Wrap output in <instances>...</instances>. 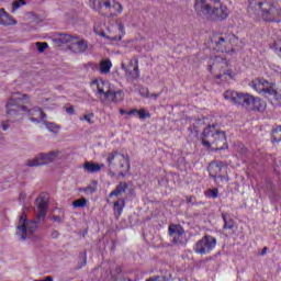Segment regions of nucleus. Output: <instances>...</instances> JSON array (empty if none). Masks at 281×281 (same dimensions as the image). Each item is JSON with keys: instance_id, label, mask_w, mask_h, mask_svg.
I'll list each match as a JSON object with an SVG mask.
<instances>
[{"instance_id": "43", "label": "nucleus", "mask_w": 281, "mask_h": 281, "mask_svg": "<svg viewBox=\"0 0 281 281\" xmlns=\"http://www.w3.org/2000/svg\"><path fill=\"white\" fill-rule=\"evenodd\" d=\"M120 113H121V115H125V113H126V110H124V109H121V110H120Z\"/></svg>"}, {"instance_id": "1", "label": "nucleus", "mask_w": 281, "mask_h": 281, "mask_svg": "<svg viewBox=\"0 0 281 281\" xmlns=\"http://www.w3.org/2000/svg\"><path fill=\"white\" fill-rule=\"evenodd\" d=\"M32 100L27 94L13 93L5 104V115L9 122H23L25 117L33 124H44L49 133H60V125L47 123V114L41 106H30Z\"/></svg>"}, {"instance_id": "24", "label": "nucleus", "mask_w": 281, "mask_h": 281, "mask_svg": "<svg viewBox=\"0 0 281 281\" xmlns=\"http://www.w3.org/2000/svg\"><path fill=\"white\" fill-rule=\"evenodd\" d=\"M0 25H16V20L12 18L5 10H0Z\"/></svg>"}, {"instance_id": "28", "label": "nucleus", "mask_w": 281, "mask_h": 281, "mask_svg": "<svg viewBox=\"0 0 281 281\" xmlns=\"http://www.w3.org/2000/svg\"><path fill=\"white\" fill-rule=\"evenodd\" d=\"M124 210V201L114 202V214L116 216H122V211Z\"/></svg>"}, {"instance_id": "8", "label": "nucleus", "mask_w": 281, "mask_h": 281, "mask_svg": "<svg viewBox=\"0 0 281 281\" xmlns=\"http://www.w3.org/2000/svg\"><path fill=\"white\" fill-rule=\"evenodd\" d=\"M209 71H211V74H218V78H225V80H232V78H236V71L232 69L229 61L224 59L221 54L210 58Z\"/></svg>"}, {"instance_id": "16", "label": "nucleus", "mask_w": 281, "mask_h": 281, "mask_svg": "<svg viewBox=\"0 0 281 281\" xmlns=\"http://www.w3.org/2000/svg\"><path fill=\"white\" fill-rule=\"evenodd\" d=\"M273 82H269L265 78H256L250 83L249 87L257 91V93H262L263 95H267L269 93V90L273 87Z\"/></svg>"}, {"instance_id": "37", "label": "nucleus", "mask_w": 281, "mask_h": 281, "mask_svg": "<svg viewBox=\"0 0 281 281\" xmlns=\"http://www.w3.org/2000/svg\"><path fill=\"white\" fill-rule=\"evenodd\" d=\"M138 92H139V95H142V98H150V92L146 87H140Z\"/></svg>"}, {"instance_id": "9", "label": "nucleus", "mask_w": 281, "mask_h": 281, "mask_svg": "<svg viewBox=\"0 0 281 281\" xmlns=\"http://www.w3.org/2000/svg\"><path fill=\"white\" fill-rule=\"evenodd\" d=\"M58 41L64 45H68L70 52H74V54H85L89 49L87 41L69 34H60Z\"/></svg>"}, {"instance_id": "26", "label": "nucleus", "mask_w": 281, "mask_h": 281, "mask_svg": "<svg viewBox=\"0 0 281 281\" xmlns=\"http://www.w3.org/2000/svg\"><path fill=\"white\" fill-rule=\"evenodd\" d=\"M112 67L113 63H111L110 59H102L99 65V71L103 75L111 74Z\"/></svg>"}, {"instance_id": "3", "label": "nucleus", "mask_w": 281, "mask_h": 281, "mask_svg": "<svg viewBox=\"0 0 281 281\" xmlns=\"http://www.w3.org/2000/svg\"><path fill=\"white\" fill-rule=\"evenodd\" d=\"M94 33L104 38L110 45H119L122 43L126 31L122 21L108 18L105 22L94 27Z\"/></svg>"}, {"instance_id": "44", "label": "nucleus", "mask_w": 281, "mask_h": 281, "mask_svg": "<svg viewBox=\"0 0 281 281\" xmlns=\"http://www.w3.org/2000/svg\"><path fill=\"white\" fill-rule=\"evenodd\" d=\"M265 254H267V247H265L261 251V256H265Z\"/></svg>"}, {"instance_id": "5", "label": "nucleus", "mask_w": 281, "mask_h": 281, "mask_svg": "<svg viewBox=\"0 0 281 281\" xmlns=\"http://www.w3.org/2000/svg\"><path fill=\"white\" fill-rule=\"evenodd\" d=\"M109 175L111 177H126L131 170L128 156L117 151H111L106 155Z\"/></svg>"}, {"instance_id": "45", "label": "nucleus", "mask_w": 281, "mask_h": 281, "mask_svg": "<svg viewBox=\"0 0 281 281\" xmlns=\"http://www.w3.org/2000/svg\"><path fill=\"white\" fill-rule=\"evenodd\" d=\"M83 265H87V255L83 256Z\"/></svg>"}, {"instance_id": "6", "label": "nucleus", "mask_w": 281, "mask_h": 281, "mask_svg": "<svg viewBox=\"0 0 281 281\" xmlns=\"http://www.w3.org/2000/svg\"><path fill=\"white\" fill-rule=\"evenodd\" d=\"M202 145L209 150L227 149V136L225 132L216 131L214 126L204 128L202 134Z\"/></svg>"}, {"instance_id": "21", "label": "nucleus", "mask_w": 281, "mask_h": 281, "mask_svg": "<svg viewBox=\"0 0 281 281\" xmlns=\"http://www.w3.org/2000/svg\"><path fill=\"white\" fill-rule=\"evenodd\" d=\"M122 100H124V92L122 90H113V88H110L109 93L105 97V102L120 104Z\"/></svg>"}, {"instance_id": "33", "label": "nucleus", "mask_w": 281, "mask_h": 281, "mask_svg": "<svg viewBox=\"0 0 281 281\" xmlns=\"http://www.w3.org/2000/svg\"><path fill=\"white\" fill-rule=\"evenodd\" d=\"M272 142H281V126H277L272 131Z\"/></svg>"}, {"instance_id": "22", "label": "nucleus", "mask_w": 281, "mask_h": 281, "mask_svg": "<svg viewBox=\"0 0 281 281\" xmlns=\"http://www.w3.org/2000/svg\"><path fill=\"white\" fill-rule=\"evenodd\" d=\"M103 8L106 10V12L110 14V16H117V14H122V4L119 2H111L105 1L103 3Z\"/></svg>"}, {"instance_id": "7", "label": "nucleus", "mask_w": 281, "mask_h": 281, "mask_svg": "<svg viewBox=\"0 0 281 281\" xmlns=\"http://www.w3.org/2000/svg\"><path fill=\"white\" fill-rule=\"evenodd\" d=\"M27 206L22 210V215L20 216L19 223L15 228V235L20 237V240H34L36 238V231L38 225L35 221L27 220Z\"/></svg>"}, {"instance_id": "48", "label": "nucleus", "mask_w": 281, "mask_h": 281, "mask_svg": "<svg viewBox=\"0 0 281 281\" xmlns=\"http://www.w3.org/2000/svg\"><path fill=\"white\" fill-rule=\"evenodd\" d=\"M0 1H3V0H0Z\"/></svg>"}, {"instance_id": "32", "label": "nucleus", "mask_w": 281, "mask_h": 281, "mask_svg": "<svg viewBox=\"0 0 281 281\" xmlns=\"http://www.w3.org/2000/svg\"><path fill=\"white\" fill-rule=\"evenodd\" d=\"M94 114L88 113L79 117L80 122H87L88 124H94L93 121Z\"/></svg>"}, {"instance_id": "34", "label": "nucleus", "mask_w": 281, "mask_h": 281, "mask_svg": "<svg viewBox=\"0 0 281 281\" xmlns=\"http://www.w3.org/2000/svg\"><path fill=\"white\" fill-rule=\"evenodd\" d=\"M35 47L37 48V52H40V54H43V52H45V49H47L49 45L47 43L36 42Z\"/></svg>"}, {"instance_id": "10", "label": "nucleus", "mask_w": 281, "mask_h": 281, "mask_svg": "<svg viewBox=\"0 0 281 281\" xmlns=\"http://www.w3.org/2000/svg\"><path fill=\"white\" fill-rule=\"evenodd\" d=\"M58 157H60V151L40 153L34 158L27 159L25 166H27V168L47 166L48 164L56 161Z\"/></svg>"}, {"instance_id": "23", "label": "nucleus", "mask_w": 281, "mask_h": 281, "mask_svg": "<svg viewBox=\"0 0 281 281\" xmlns=\"http://www.w3.org/2000/svg\"><path fill=\"white\" fill-rule=\"evenodd\" d=\"M104 168V164H95L93 161H86L83 164V170L86 172H89L90 175H93L95 172H100Z\"/></svg>"}, {"instance_id": "14", "label": "nucleus", "mask_w": 281, "mask_h": 281, "mask_svg": "<svg viewBox=\"0 0 281 281\" xmlns=\"http://www.w3.org/2000/svg\"><path fill=\"white\" fill-rule=\"evenodd\" d=\"M121 69L125 72L126 78H139V60L137 57L123 59Z\"/></svg>"}, {"instance_id": "38", "label": "nucleus", "mask_w": 281, "mask_h": 281, "mask_svg": "<svg viewBox=\"0 0 281 281\" xmlns=\"http://www.w3.org/2000/svg\"><path fill=\"white\" fill-rule=\"evenodd\" d=\"M273 49L276 50V53L281 54V40H278L277 42H274V44L272 45Z\"/></svg>"}, {"instance_id": "42", "label": "nucleus", "mask_w": 281, "mask_h": 281, "mask_svg": "<svg viewBox=\"0 0 281 281\" xmlns=\"http://www.w3.org/2000/svg\"><path fill=\"white\" fill-rule=\"evenodd\" d=\"M150 98H154L155 100H157V98H159V94L157 93L150 94Z\"/></svg>"}, {"instance_id": "15", "label": "nucleus", "mask_w": 281, "mask_h": 281, "mask_svg": "<svg viewBox=\"0 0 281 281\" xmlns=\"http://www.w3.org/2000/svg\"><path fill=\"white\" fill-rule=\"evenodd\" d=\"M223 170H225V164H223V161H213L209 165V175L213 177L217 183L227 181V177L222 175Z\"/></svg>"}, {"instance_id": "29", "label": "nucleus", "mask_w": 281, "mask_h": 281, "mask_svg": "<svg viewBox=\"0 0 281 281\" xmlns=\"http://www.w3.org/2000/svg\"><path fill=\"white\" fill-rule=\"evenodd\" d=\"M126 190V183H120L114 191L111 192L110 196H120Z\"/></svg>"}, {"instance_id": "47", "label": "nucleus", "mask_w": 281, "mask_h": 281, "mask_svg": "<svg viewBox=\"0 0 281 281\" xmlns=\"http://www.w3.org/2000/svg\"><path fill=\"white\" fill-rule=\"evenodd\" d=\"M231 38H234V35H231Z\"/></svg>"}, {"instance_id": "39", "label": "nucleus", "mask_w": 281, "mask_h": 281, "mask_svg": "<svg viewBox=\"0 0 281 281\" xmlns=\"http://www.w3.org/2000/svg\"><path fill=\"white\" fill-rule=\"evenodd\" d=\"M223 220H224V227L225 229H232V224H227V217L225 215H223Z\"/></svg>"}, {"instance_id": "40", "label": "nucleus", "mask_w": 281, "mask_h": 281, "mask_svg": "<svg viewBox=\"0 0 281 281\" xmlns=\"http://www.w3.org/2000/svg\"><path fill=\"white\" fill-rule=\"evenodd\" d=\"M138 112H139V110L133 109V110L127 112V115H135L136 113L138 114Z\"/></svg>"}, {"instance_id": "46", "label": "nucleus", "mask_w": 281, "mask_h": 281, "mask_svg": "<svg viewBox=\"0 0 281 281\" xmlns=\"http://www.w3.org/2000/svg\"><path fill=\"white\" fill-rule=\"evenodd\" d=\"M188 203H192V198L187 199Z\"/></svg>"}, {"instance_id": "20", "label": "nucleus", "mask_w": 281, "mask_h": 281, "mask_svg": "<svg viewBox=\"0 0 281 281\" xmlns=\"http://www.w3.org/2000/svg\"><path fill=\"white\" fill-rule=\"evenodd\" d=\"M247 98V93H240L234 90H226L224 92V99L233 104H243L245 106V99Z\"/></svg>"}, {"instance_id": "41", "label": "nucleus", "mask_w": 281, "mask_h": 281, "mask_svg": "<svg viewBox=\"0 0 281 281\" xmlns=\"http://www.w3.org/2000/svg\"><path fill=\"white\" fill-rule=\"evenodd\" d=\"M10 128V125H8V122H2V131H8Z\"/></svg>"}, {"instance_id": "35", "label": "nucleus", "mask_w": 281, "mask_h": 281, "mask_svg": "<svg viewBox=\"0 0 281 281\" xmlns=\"http://www.w3.org/2000/svg\"><path fill=\"white\" fill-rule=\"evenodd\" d=\"M22 5H25V1L24 0H15L12 3L11 12H15L16 10H19V8H22Z\"/></svg>"}, {"instance_id": "36", "label": "nucleus", "mask_w": 281, "mask_h": 281, "mask_svg": "<svg viewBox=\"0 0 281 281\" xmlns=\"http://www.w3.org/2000/svg\"><path fill=\"white\" fill-rule=\"evenodd\" d=\"M138 117L140 120H146V117H150V112L146 111L145 109L138 110Z\"/></svg>"}, {"instance_id": "13", "label": "nucleus", "mask_w": 281, "mask_h": 281, "mask_svg": "<svg viewBox=\"0 0 281 281\" xmlns=\"http://www.w3.org/2000/svg\"><path fill=\"white\" fill-rule=\"evenodd\" d=\"M229 41H232V38L223 34H215L212 37V43L216 45L215 49H217V52H221L222 54H227V56L236 54V50L232 48V44L229 43Z\"/></svg>"}, {"instance_id": "11", "label": "nucleus", "mask_w": 281, "mask_h": 281, "mask_svg": "<svg viewBox=\"0 0 281 281\" xmlns=\"http://www.w3.org/2000/svg\"><path fill=\"white\" fill-rule=\"evenodd\" d=\"M214 249H216V239L212 235H205L194 246L195 254H200L201 256H207Z\"/></svg>"}, {"instance_id": "2", "label": "nucleus", "mask_w": 281, "mask_h": 281, "mask_svg": "<svg viewBox=\"0 0 281 281\" xmlns=\"http://www.w3.org/2000/svg\"><path fill=\"white\" fill-rule=\"evenodd\" d=\"M195 13L206 21H225L229 16V8L221 0H195Z\"/></svg>"}, {"instance_id": "31", "label": "nucleus", "mask_w": 281, "mask_h": 281, "mask_svg": "<svg viewBox=\"0 0 281 281\" xmlns=\"http://www.w3.org/2000/svg\"><path fill=\"white\" fill-rule=\"evenodd\" d=\"M204 194L206 199H218V189H209Z\"/></svg>"}, {"instance_id": "25", "label": "nucleus", "mask_w": 281, "mask_h": 281, "mask_svg": "<svg viewBox=\"0 0 281 281\" xmlns=\"http://www.w3.org/2000/svg\"><path fill=\"white\" fill-rule=\"evenodd\" d=\"M266 98H271L273 104H281V90L276 89V83L268 91Z\"/></svg>"}, {"instance_id": "19", "label": "nucleus", "mask_w": 281, "mask_h": 281, "mask_svg": "<svg viewBox=\"0 0 281 281\" xmlns=\"http://www.w3.org/2000/svg\"><path fill=\"white\" fill-rule=\"evenodd\" d=\"M35 214L38 221H43L47 214V198L40 195L35 201Z\"/></svg>"}, {"instance_id": "4", "label": "nucleus", "mask_w": 281, "mask_h": 281, "mask_svg": "<svg viewBox=\"0 0 281 281\" xmlns=\"http://www.w3.org/2000/svg\"><path fill=\"white\" fill-rule=\"evenodd\" d=\"M248 12L255 14L262 21L279 22L281 21V10L273 2L267 0H251L249 2Z\"/></svg>"}, {"instance_id": "18", "label": "nucleus", "mask_w": 281, "mask_h": 281, "mask_svg": "<svg viewBox=\"0 0 281 281\" xmlns=\"http://www.w3.org/2000/svg\"><path fill=\"white\" fill-rule=\"evenodd\" d=\"M169 236H171L172 241L176 244L183 245V243H186V232H183V227H181V225H170Z\"/></svg>"}, {"instance_id": "17", "label": "nucleus", "mask_w": 281, "mask_h": 281, "mask_svg": "<svg viewBox=\"0 0 281 281\" xmlns=\"http://www.w3.org/2000/svg\"><path fill=\"white\" fill-rule=\"evenodd\" d=\"M244 106H247L252 111H265L267 109V102L260 100V98H255L254 95L246 93Z\"/></svg>"}, {"instance_id": "12", "label": "nucleus", "mask_w": 281, "mask_h": 281, "mask_svg": "<svg viewBox=\"0 0 281 281\" xmlns=\"http://www.w3.org/2000/svg\"><path fill=\"white\" fill-rule=\"evenodd\" d=\"M90 87L94 92V95H97L101 102H106V95L112 88L109 81H105L102 78H97L90 82Z\"/></svg>"}, {"instance_id": "30", "label": "nucleus", "mask_w": 281, "mask_h": 281, "mask_svg": "<svg viewBox=\"0 0 281 281\" xmlns=\"http://www.w3.org/2000/svg\"><path fill=\"white\" fill-rule=\"evenodd\" d=\"M89 201L86 198H80L78 200L72 201V207H87Z\"/></svg>"}, {"instance_id": "27", "label": "nucleus", "mask_w": 281, "mask_h": 281, "mask_svg": "<svg viewBox=\"0 0 281 281\" xmlns=\"http://www.w3.org/2000/svg\"><path fill=\"white\" fill-rule=\"evenodd\" d=\"M40 104L47 111H53V109H56V103L52 99L44 98L41 100Z\"/></svg>"}]
</instances>
